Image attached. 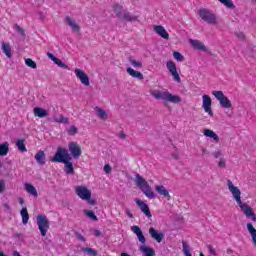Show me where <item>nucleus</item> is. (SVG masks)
Segmentation results:
<instances>
[{
  "mask_svg": "<svg viewBox=\"0 0 256 256\" xmlns=\"http://www.w3.org/2000/svg\"><path fill=\"white\" fill-rule=\"evenodd\" d=\"M227 185L230 193H232L233 198L235 199L237 205H239L246 218L251 219V221H256V215L255 212H253V208L241 201V190H239L237 186L233 185L231 180H227Z\"/></svg>",
  "mask_w": 256,
  "mask_h": 256,
  "instance_id": "1",
  "label": "nucleus"
},
{
  "mask_svg": "<svg viewBox=\"0 0 256 256\" xmlns=\"http://www.w3.org/2000/svg\"><path fill=\"white\" fill-rule=\"evenodd\" d=\"M150 95L158 101H167L168 103H181V97L173 95L169 91L151 90Z\"/></svg>",
  "mask_w": 256,
  "mask_h": 256,
  "instance_id": "2",
  "label": "nucleus"
},
{
  "mask_svg": "<svg viewBox=\"0 0 256 256\" xmlns=\"http://www.w3.org/2000/svg\"><path fill=\"white\" fill-rule=\"evenodd\" d=\"M198 15L204 23H208V25H217L219 23V18H217V14L213 12V10H209L207 8H200L198 10Z\"/></svg>",
  "mask_w": 256,
  "mask_h": 256,
  "instance_id": "3",
  "label": "nucleus"
},
{
  "mask_svg": "<svg viewBox=\"0 0 256 256\" xmlns=\"http://www.w3.org/2000/svg\"><path fill=\"white\" fill-rule=\"evenodd\" d=\"M135 183L148 199H155V192H153L149 183L139 174L135 175Z\"/></svg>",
  "mask_w": 256,
  "mask_h": 256,
  "instance_id": "4",
  "label": "nucleus"
},
{
  "mask_svg": "<svg viewBox=\"0 0 256 256\" xmlns=\"http://www.w3.org/2000/svg\"><path fill=\"white\" fill-rule=\"evenodd\" d=\"M112 9L120 21H137L136 16L131 15V13L123 9V5L121 4H113Z\"/></svg>",
  "mask_w": 256,
  "mask_h": 256,
  "instance_id": "5",
  "label": "nucleus"
},
{
  "mask_svg": "<svg viewBox=\"0 0 256 256\" xmlns=\"http://www.w3.org/2000/svg\"><path fill=\"white\" fill-rule=\"evenodd\" d=\"M68 159H72L69 151L63 147H58L54 157L50 159L52 163H64Z\"/></svg>",
  "mask_w": 256,
  "mask_h": 256,
  "instance_id": "6",
  "label": "nucleus"
},
{
  "mask_svg": "<svg viewBox=\"0 0 256 256\" xmlns=\"http://www.w3.org/2000/svg\"><path fill=\"white\" fill-rule=\"evenodd\" d=\"M36 223L42 237H45L47 235V231H49V219H47V216L39 214L36 217Z\"/></svg>",
  "mask_w": 256,
  "mask_h": 256,
  "instance_id": "7",
  "label": "nucleus"
},
{
  "mask_svg": "<svg viewBox=\"0 0 256 256\" xmlns=\"http://www.w3.org/2000/svg\"><path fill=\"white\" fill-rule=\"evenodd\" d=\"M212 95H214V97L219 101L222 109H231L233 107L231 100H229V98L223 94V91H213Z\"/></svg>",
  "mask_w": 256,
  "mask_h": 256,
  "instance_id": "8",
  "label": "nucleus"
},
{
  "mask_svg": "<svg viewBox=\"0 0 256 256\" xmlns=\"http://www.w3.org/2000/svg\"><path fill=\"white\" fill-rule=\"evenodd\" d=\"M75 193L83 201L91 199V190H88L85 186H77L75 189Z\"/></svg>",
  "mask_w": 256,
  "mask_h": 256,
  "instance_id": "9",
  "label": "nucleus"
},
{
  "mask_svg": "<svg viewBox=\"0 0 256 256\" xmlns=\"http://www.w3.org/2000/svg\"><path fill=\"white\" fill-rule=\"evenodd\" d=\"M166 67L168 71L171 73L174 81H177V83H181V77L179 76V73L177 72V66L175 65V62L168 61L166 63Z\"/></svg>",
  "mask_w": 256,
  "mask_h": 256,
  "instance_id": "10",
  "label": "nucleus"
},
{
  "mask_svg": "<svg viewBox=\"0 0 256 256\" xmlns=\"http://www.w3.org/2000/svg\"><path fill=\"white\" fill-rule=\"evenodd\" d=\"M68 149L72 155V157H74V159H79L81 157V146H79V144H77V142H70L68 144Z\"/></svg>",
  "mask_w": 256,
  "mask_h": 256,
  "instance_id": "11",
  "label": "nucleus"
},
{
  "mask_svg": "<svg viewBox=\"0 0 256 256\" xmlns=\"http://www.w3.org/2000/svg\"><path fill=\"white\" fill-rule=\"evenodd\" d=\"M74 73L77 77V79H79V81L82 83V85H84V87H89L90 83H89V76H87L85 74V71L79 69V68H76L74 70Z\"/></svg>",
  "mask_w": 256,
  "mask_h": 256,
  "instance_id": "12",
  "label": "nucleus"
},
{
  "mask_svg": "<svg viewBox=\"0 0 256 256\" xmlns=\"http://www.w3.org/2000/svg\"><path fill=\"white\" fill-rule=\"evenodd\" d=\"M202 107L205 113H208L210 117H213V110L211 109V97H209L207 94L202 96Z\"/></svg>",
  "mask_w": 256,
  "mask_h": 256,
  "instance_id": "13",
  "label": "nucleus"
},
{
  "mask_svg": "<svg viewBox=\"0 0 256 256\" xmlns=\"http://www.w3.org/2000/svg\"><path fill=\"white\" fill-rule=\"evenodd\" d=\"M135 203L138 205V207L140 208V210L142 211V213H144V215H146V217H152L151 215V210H149V206H147L145 204V202H143L141 199L139 198H135Z\"/></svg>",
  "mask_w": 256,
  "mask_h": 256,
  "instance_id": "14",
  "label": "nucleus"
},
{
  "mask_svg": "<svg viewBox=\"0 0 256 256\" xmlns=\"http://www.w3.org/2000/svg\"><path fill=\"white\" fill-rule=\"evenodd\" d=\"M149 235L152 237V239L157 241V243H161V241H163L165 238V234H163V232H159L153 227L149 228Z\"/></svg>",
  "mask_w": 256,
  "mask_h": 256,
  "instance_id": "15",
  "label": "nucleus"
},
{
  "mask_svg": "<svg viewBox=\"0 0 256 256\" xmlns=\"http://www.w3.org/2000/svg\"><path fill=\"white\" fill-rule=\"evenodd\" d=\"M35 161L36 163H38V165H40L41 167H43V165H45V163H47V158L45 156V151L43 150H39L35 156Z\"/></svg>",
  "mask_w": 256,
  "mask_h": 256,
  "instance_id": "16",
  "label": "nucleus"
},
{
  "mask_svg": "<svg viewBox=\"0 0 256 256\" xmlns=\"http://www.w3.org/2000/svg\"><path fill=\"white\" fill-rule=\"evenodd\" d=\"M155 191L158 192L162 197L167 198V201H171V195L169 194V190L165 188L163 185H156Z\"/></svg>",
  "mask_w": 256,
  "mask_h": 256,
  "instance_id": "17",
  "label": "nucleus"
},
{
  "mask_svg": "<svg viewBox=\"0 0 256 256\" xmlns=\"http://www.w3.org/2000/svg\"><path fill=\"white\" fill-rule=\"evenodd\" d=\"M131 231L135 233L136 237H138V241L140 243H145L147 240L145 239V235H143V231L139 226H132Z\"/></svg>",
  "mask_w": 256,
  "mask_h": 256,
  "instance_id": "18",
  "label": "nucleus"
},
{
  "mask_svg": "<svg viewBox=\"0 0 256 256\" xmlns=\"http://www.w3.org/2000/svg\"><path fill=\"white\" fill-rule=\"evenodd\" d=\"M65 21L67 25L71 27L72 31H75L76 33H79V31H81V27L78 26L77 22L73 18L66 16Z\"/></svg>",
  "mask_w": 256,
  "mask_h": 256,
  "instance_id": "19",
  "label": "nucleus"
},
{
  "mask_svg": "<svg viewBox=\"0 0 256 256\" xmlns=\"http://www.w3.org/2000/svg\"><path fill=\"white\" fill-rule=\"evenodd\" d=\"M154 31L157 33V35L162 37V39H169V33H167V30H165V27L161 25L154 26Z\"/></svg>",
  "mask_w": 256,
  "mask_h": 256,
  "instance_id": "20",
  "label": "nucleus"
},
{
  "mask_svg": "<svg viewBox=\"0 0 256 256\" xmlns=\"http://www.w3.org/2000/svg\"><path fill=\"white\" fill-rule=\"evenodd\" d=\"M64 171L67 175L75 174V169L73 168V162L71 159H68L64 162Z\"/></svg>",
  "mask_w": 256,
  "mask_h": 256,
  "instance_id": "21",
  "label": "nucleus"
},
{
  "mask_svg": "<svg viewBox=\"0 0 256 256\" xmlns=\"http://www.w3.org/2000/svg\"><path fill=\"white\" fill-rule=\"evenodd\" d=\"M189 43L192 45V47H194V49H197L198 51H206L205 44L199 40L190 39Z\"/></svg>",
  "mask_w": 256,
  "mask_h": 256,
  "instance_id": "22",
  "label": "nucleus"
},
{
  "mask_svg": "<svg viewBox=\"0 0 256 256\" xmlns=\"http://www.w3.org/2000/svg\"><path fill=\"white\" fill-rule=\"evenodd\" d=\"M128 75H130V77H134V79H139L140 81L143 80V74L139 71H135L133 68L128 67L126 69Z\"/></svg>",
  "mask_w": 256,
  "mask_h": 256,
  "instance_id": "23",
  "label": "nucleus"
},
{
  "mask_svg": "<svg viewBox=\"0 0 256 256\" xmlns=\"http://www.w3.org/2000/svg\"><path fill=\"white\" fill-rule=\"evenodd\" d=\"M139 250L143 253L144 256H155V250L148 246H140Z\"/></svg>",
  "mask_w": 256,
  "mask_h": 256,
  "instance_id": "24",
  "label": "nucleus"
},
{
  "mask_svg": "<svg viewBox=\"0 0 256 256\" xmlns=\"http://www.w3.org/2000/svg\"><path fill=\"white\" fill-rule=\"evenodd\" d=\"M25 190L27 191V193H29V195H32V197H39L37 189L32 184L26 183Z\"/></svg>",
  "mask_w": 256,
  "mask_h": 256,
  "instance_id": "25",
  "label": "nucleus"
},
{
  "mask_svg": "<svg viewBox=\"0 0 256 256\" xmlns=\"http://www.w3.org/2000/svg\"><path fill=\"white\" fill-rule=\"evenodd\" d=\"M34 115L35 117H39L40 119H43L44 117H47L48 113H47V110L41 107H36L34 108Z\"/></svg>",
  "mask_w": 256,
  "mask_h": 256,
  "instance_id": "26",
  "label": "nucleus"
},
{
  "mask_svg": "<svg viewBox=\"0 0 256 256\" xmlns=\"http://www.w3.org/2000/svg\"><path fill=\"white\" fill-rule=\"evenodd\" d=\"M2 51L8 59L13 57V54H11V45H9V43L2 42Z\"/></svg>",
  "mask_w": 256,
  "mask_h": 256,
  "instance_id": "27",
  "label": "nucleus"
},
{
  "mask_svg": "<svg viewBox=\"0 0 256 256\" xmlns=\"http://www.w3.org/2000/svg\"><path fill=\"white\" fill-rule=\"evenodd\" d=\"M20 215L22 217L23 225H27V223H29V212L27 211V207L21 209Z\"/></svg>",
  "mask_w": 256,
  "mask_h": 256,
  "instance_id": "28",
  "label": "nucleus"
},
{
  "mask_svg": "<svg viewBox=\"0 0 256 256\" xmlns=\"http://www.w3.org/2000/svg\"><path fill=\"white\" fill-rule=\"evenodd\" d=\"M205 137H210V139L215 140L216 143H219V135L213 132V130L205 129L204 130Z\"/></svg>",
  "mask_w": 256,
  "mask_h": 256,
  "instance_id": "29",
  "label": "nucleus"
},
{
  "mask_svg": "<svg viewBox=\"0 0 256 256\" xmlns=\"http://www.w3.org/2000/svg\"><path fill=\"white\" fill-rule=\"evenodd\" d=\"M95 111H96V115H97V117H99V119H102L103 121H106L108 116H107V112L105 110H103L100 107H96Z\"/></svg>",
  "mask_w": 256,
  "mask_h": 256,
  "instance_id": "30",
  "label": "nucleus"
},
{
  "mask_svg": "<svg viewBox=\"0 0 256 256\" xmlns=\"http://www.w3.org/2000/svg\"><path fill=\"white\" fill-rule=\"evenodd\" d=\"M16 147L21 153H27V147L25 146V140L19 139L16 141Z\"/></svg>",
  "mask_w": 256,
  "mask_h": 256,
  "instance_id": "31",
  "label": "nucleus"
},
{
  "mask_svg": "<svg viewBox=\"0 0 256 256\" xmlns=\"http://www.w3.org/2000/svg\"><path fill=\"white\" fill-rule=\"evenodd\" d=\"M9 153V143L0 144V157H5Z\"/></svg>",
  "mask_w": 256,
  "mask_h": 256,
  "instance_id": "32",
  "label": "nucleus"
},
{
  "mask_svg": "<svg viewBox=\"0 0 256 256\" xmlns=\"http://www.w3.org/2000/svg\"><path fill=\"white\" fill-rule=\"evenodd\" d=\"M84 214L92 221H99V218H97V215H95V212H93V210H84Z\"/></svg>",
  "mask_w": 256,
  "mask_h": 256,
  "instance_id": "33",
  "label": "nucleus"
},
{
  "mask_svg": "<svg viewBox=\"0 0 256 256\" xmlns=\"http://www.w3.org/2000/svg\"><path fill=\"white\" fill-rule=\"evenodd\" d=\"M129 62L135 69H141V67H143V62L137 61L133 58H129Z\"/></svg>",
  "mask_w": 256,
  "mask_h": 256,
  "instance_id": "34",
  "label": "nucleus"
},
{
  "mask_svg": "<svg viewBox=\"0 0 256 256\" xmlns=\"http://www.w3.org/2000/svg\"><path fill=\"white\" fill-rule=\"evenodd\" d=\"M54 121L56 123H64V124H69V118L63 116V115H60L59 117H54Z\"/></svg>",
  "mask_w": 256,
  "mask_h": 256,
  "instance_id": "35",
  "label": "nucleus"
},
{
  "mask_svg": "<svg viewBox=\"0 0 256 256\" xmlns=\"http://www.w3.org/2000/svg\"><path fill=\"white\" fill-rule=\"evenodd\" d=\"M83 253H87L89 256H97V250L89 247L82 248Z\"/></svg>",
  "mask_w": 256,
  "mask_h": 256,
  "instance_id": "36",
  "label": "nucleus"
},
{
  "mask_svg": "<svg viewBox=\"0 0 256 256\" xmlns=\"http://www.w3.org/2000/svg\"><path fill=\"white\" fill-rule=\"evenodd\" d=\"M220 3L225 5V7H228V9H235V5L233 4V1L231 0H218Z\"/></svg>",
  "mask_w": 256,
  "mask_h": 256,
  "instance_id": "37",
  "label": "nucleus"
},
{
  "mask_svg": "<svg viewBox=\"0 0 256 256\" xmlns=\"http://www.w3.org/2000/svg\"><path fill=\"white\" fill-rule=\"evenodd\" d=\"M182 246H183V253L185 256H192L191 251L189 250V245L185 242V240L182 241Z\"/></svg>",
  "mask_w": 256,
  "mask_h": 256,
  "instance_id": "38",
  "label": "nucleus"
},
{
  "mask_svg": "<svg viewBox=\"0 0 256 256\" xmlns=\"http://www.w3.org/2000/svg\"><path fill=\"white\" fill-rule=\"evenodd\" d=\"M25 63L27 65V67H31V69H37V63L35 61H33V59H31V58L26 59Z\"/></svg>",
  "mask_w": 256,
  "mask_h": 256,
  "instance_id": "39",
  "label": "nucleus"
},
{
  "mask_svg": "<svg viewBox=\"0 0 256 256\" xmlns=\"http://www.w3.org/2000/svg\"><path fill=\"white\" fill-rule=\"evenodd\" d=\"M55 65H58V67H60L61 69H69V66H67L65 63H63V61H61V59L56 58V60H54Z\"/></svg>",
  "mask_w": 256,
  "mask_h": 256,
  "instance_id": "40",
  "label": "nucleus"
},
{
  "mask_svg": "<svg viewBox=\"0 0 256 256\" xmlns=\"http://www.w3.org/2000/svg\"><path fill=\"white\" fill-rule=\"evenodd\" d=\"M14 29L15 31H17V33H19V35H22V37H25V30L21 26H19V24H15Z\"/></svg>",
  "mask_w": 256,
  "mask_h": 256,
  "instance_id": "41",
  "label": "nucleus"
},
{
  "mask_svg": "<svg viewBox=\"0 0 256 256\" xmlns=\"http://www.w3.org/2000/svg\"><path fill=\"white\" fill-rule=\"evenodd\" d=\"M173 57L174 59H176V61H184L185 60V57H183L179 52L175 51L173 52Z\"/></svg>",
  "mask_w": 256,
  "mask_h": 256,
  "instance_id": "42",
  "label": "nucleus"
},
{
  "mask_svg": "<svg viewBox=\"0 0 256 256\" xmlns=\"http://www.w3.org/2000/svg\"><path fill=\"white\" fill-rule=\"evenodd\" d=\"M218 167H220L221 169H225V167H227V164L223 158L220 159Z\"/></svg>",
  "mask_w": 256,
  "mask_h": 256,
  "instance_id": "43",
  "label": "nucleus"
},
{
  "mask_svg": "<svg viewBox=\"0 0 256 256\" xmlns=\"http://www.w3.org/2000/svg\"><path fill=\"white\" fill-rule=\"evenodd\" d=\"M76 133H77V127L71 126L70 129H69V131H68V134H70V135H76Z\"/></svg>",
  "mask_w": 256,
  "mask_h": 256,
  "instance_id": "44",
  "label": "nucleus"
},
{
  "mask_svg": "<svg viewBox=\"0 0 256 256\" xmlns=\"http://www.w3.org/2000/svg\"><path fill=\"white\" fill-rule=\"evenodd\" d=\"M47 57H49V59H51V61H53V63H55V61L57 60V57H55V55H53V53H51V52L47 53Z\"/></svg>",
  "mask_w": 256,
  "mask_h": 256,
  "instance_id": "45",
  "label": "nucleus"
},
{
  "mask_svg": "<svg viewBox=\"0 0 256 256\" xmlns=\"http://www.w3.org/2000/svg\"><path fill=\"white\" fill-rule=\"evenodd\" d=\"M104 171H105L107 174L111 173V171H112L111 166H110L109 164H105V165H104Z\"/></svg>",
  "mask_w": 256,
  "mask_h": 256,
  "instance_id": "46",
  "label": "nucleus"
},
{
  "mask_svg": "<svg viewBox=\"0 0 256 256\" xmlns=\"http://www.w3.org/2000/svg\"><path fill=\"white\" fill-rule=\"evenodd\" d=\"M208 251L211 255H217V252L215 251L212 245L208 246Z\"/></svg>",
  "mask_w": 256,
  "mask_h": 256,
  "instance_id": "47",
  "label": "nucleus"
},
{
  "mask_svg": "<svg viewBox=\"0 0 256 256\" xmlns=\"http://www.w3.org/2000/svg\"><path fill=\"white\" fill-rule=\"evenodd\" d=\"M5 191V181L0 180V193H3Z\"/></svg>",
  "mask_w": 256,
  "mask_h": 256,
  "instance_id": "48",
  "label": "nucleus"
},
{
  "mask_svg": "<svg viewBox=\"0 0 256 256\" xmlns=\"http://www.w3.org/2000/svg\"><path fill=\"white\" fill-rule=\"evenodd\" d=\"M236 37H238V39H241V41H243V39H245V34H243L242 32H236Z\"/></svg>",
  "mask_w": 256,
  "mask_h": 256,
  "instance_id": "49",
  "label": "nucleus"
},
{
  "mask_svg": "<svg viewBox=\"0 0 256 256\" xmlns=\"http://www.w3.org/2000/svg\"><path fill=\"white\" fill-rule=\"evenodd\" d=\"M212 155H213V157H214L215 159H219V156L221 155V152H220V150H216V151H214V152L212 153Z\"/></svg>",
  "mask_w": 256,
  "mask_h": 256,
  "instance_id": "50",
  "label": "nucleus"
},
{
  "mask_svg": "<svg viewBox=\"0 0 256 256\" xmlns=\"http://www.w3.org/2000/svg\"><path fill=\"white\" fill-rule=\"evenodd\" d=\"M76 237L77 239H79V241L85 243V237L83 235H81L80 233H76Z\"/></svg>",
  "mask_w": 256,
  "mask_h": 256,
  "instance_id": "51",
  "label": "nucleus"
},
{
  "mask_svg": "<svg viewBox=\"0 0 256 256\" xmlns=\"http://www.w3.org/2000/svg\"><path fill=\"white\" fill-rule=\"evenodd\" d=\"M89 205H95L97 202L94 199L89 198L86 200Z\"/></svg>",
  "mask_w": 256,
  "mask_h": 256,
  "instance_id": "52",
  "label": "nucleus"
},
{
  "mask_svg": "<svg viewBox=\"0 0 256 256\" xmlns=\"http://www.w3.org/2000/svg\"><path fill=\"white\" fill-rule=\"evenodd\" d=\"M119 138H120V139H127V135H125V133H124L123 131H121V132L119 133Z\"/></svg>",
  "mask_w": 256,
  "mask_h": 256,
  "instance_id": "53",
  "label": "nucleus"
},
{
  "mask_svg": "<svg viewBox=\"0 0 256 256\" xmlns=\"http://www.w3.org/2000/svg\"><path fill=\"white\" fill-rule=\"evenodd\" d=\"M126 215H127L130 219H133V213H131V211L126 210Z\"/></svg>",
  "mask_w": 256,
  "mask_h": 256,
  "instance_id": "54",
  "label": "nucleus"
},
{
  "mask_svg": "<svg viewBox=\"0 0 256 256\" xmlns=\"http://www.w3.org/2000/svg\"><path fill=\"white\" fill-rule=\"evenodd\" d=\"M94 235H95V237H100L101 231L95 230V231H94Z\"/></svg>",
  "mask_w": 256,
  "mask_h": 256,
  "instance_id": "55",
  "label": "nucleus"
},
{
  "mask_svg": "<svg viewBox=\"0 0 256 256\" xmlns=\"http://www.w3.org/2000/svg\"><path fill=\"white\" fill-rule=\"evenodd\" d=\"M226 253H227V255H233V250H231V249L229 248V249H227Z\"/></svg>",
  "mask_w": 256,
  "mask_h": 256,
  "instance_id": "56",
  "label": "nucleus"
},
{
  "mask_svg": "<svg viewBox=\"0 0 256 256\" xmlns=\"http://www.w3.org/2000/svg\"><path fill=\"white\" fill-rule=\"evenodd\" d=\"M172 157H173V159H176V161L179 160V155L178 154H172Z\"/></svg>",
  "mask_w": 256,
  "mask_h": 256,
  "instance_id": "57",
  "label": "nucleus"
},
{
  "mask_svg": "<svg viewBox=\"0 0 256 256\" xmlns=\"http://www.w3.org/2000/svg\"><path fill=\"white\" fill-rule=\"evenodd\" d=\"M12 256H21V254L18 251H14Z\"/></svg>",
  "mask_w": 256,
  "mask_h": 256,
  "instance_id": "58",
  "label": "nucleus"
},
{
  "mask_svg": "<svg viewBox=\"0 0 256 256\" xmlns=\"http://www.w3.org/2000/svg\"><path fill=\"white\" fill-rule=\"evenodd\" d=\"M19 203L21 204V205H23L24 203H25V200L23 199V198H19Z\"/></svg>",
  "mask_w": 256,
  "mask_h": 256,
  "instance_id": "59",
  "label": "nucleus"
},
{
  "mask_svg": "<svg viewBox=\"0 0 256 256\" xmlns=\"http://www.w3.org/2000/svg\"><path fill=\"white\" fill-rule=\"evenodd\" d=\"M201 151H202V153H203V155H205V153H207V148H201Z\"/></svg>",
  "mask_w": 256,
  "mask_h": 256,
  "instance_id": "60",
  "label": "nucleus"
},
{
  "mask_svg": "<svg viewBox=\"0 0 256 256\" xmlns=\"http://www.w3.org/2000/svg\"><path fill=\"white\" fill-rule=\"evenodd\" d=\"M4 207H5L6 209H11V207L9 206V204H4Z\"/></svg>",
  "mask_w": 256,
  "mask_h": 256,
  "instance_id": "61",
  "label": "nucleus"
},
{
  "mask_svg": "<svg viewBox=\"0 0 256 256\" xmlns=\"http://www.w3.org/2000/svg\"><path fill=\"white\" fill-rule=\"evenodd\" d=\"M120 256H131V255H129V254H127V253H121Z\"/></svg>",
  "mask_w": 256,
  "mask_h": 256,
  "instance_id": "62",
  "label": "nucleus"
},
{
  "mask_svg": "<svg viewBox=\"0 0 256 256\" xmlns=\"http://www.w3.org/2000/svg\"><path fill=\"white\" fill-rule=\"evenodd\" d=\"M200 256H205V255L203 254V252H201V253H200Z\"/></svg>",
  "mask_w": 256,
  "mask_h": 256,
  "instance_id": "63",
  "label": "nucleus"
},
{
  "mask_svg": "<svg viewBox=\"0 0 256 256\" xmlns=\"http://www.w3.org/2000/svg\"><path fill=\"white\" fill-rule=\"evenodd\" d=\"M2 163H1V160H0V167H1Z\"/></svg>",
  "mask_w": 256,
  "mask_h": 256,
  "instance_id": "64",
  "label": "nucleus"
}]
</instances>
